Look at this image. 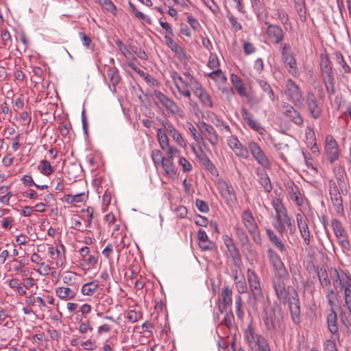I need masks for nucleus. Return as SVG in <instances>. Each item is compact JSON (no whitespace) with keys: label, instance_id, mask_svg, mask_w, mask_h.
I'll list each match as a JSON object with an SVG mask.
<instances>
[{"label":"nucleus","instance_id":"1","mask_svg":"<svg viewBox=\"0 0 351 351\" xmlns=\"http://www.w3.org/2000/svg\"><path fill=\"white\" fill-rule=\"evenodd\" d=\"M335 180H330L328 182V191L330 200L335 212L339 215H344L342 195L348 193L349 183L344 169L338 167L335 169Z\"/></svg>","mask_w":351,"mask_h":351},{"label":"nucleus","instance_id":"2","mask_svg":"<svg viewBox=\"0 0 351 351\" xmlns=\"http://www.w3.org/2000/svg\"><path fill=\"white\" fill-rule=\"evenodd\" d=\"M271 205L276 213L274 217V227L281 235L287 231V228L291 232H293L295 230L294 221L289 216L282 200L275 197L271 201Z\"/></svg>","mask_w":351,"mask_h":351},{"label":"nucleus","instance_id":"3","mask_svg":"<svg viewBox=\"0 0 351 351\" xmlns=\"http://www.w3.org/2000/svg\"><path fill=\"white\" fill-rule=\"evenodd\" d=\"M263 320L267 330L277 331L284 328V316L280 307L265 308Z\"/></svg>","mask_w":351,"mask_h":351},{"label":"nucleus","instance_id":"4","mask_svg":"<svg viewBox=\"0 0 351 351\" xmlns=\"http://www.w3.org/2000/svg\"><path fill=\"white\" fill-rule=\"evenodd\" d=\"M247 280L254 305L262 303L264 301V295L258 275L254 270L248 269L247 270Z\"/></svg>","mask_w":351,"mask_h":351},{"label":"nucleus","instance_id":"5","mask_svg":"<svg viewBox=\"0 0 351 351\" xmlns=\"http://www.w3.org/2000/svg\"><path fill=\"white\" fill-rule=\"evenodd\" d=\"M170 75L180 97L189 99L191 97V91L193 90L194 93L195 89L197 88L200 84L199 82H196V84H191L189 81L183 80L182 75L177 71L171 72Z\"/></svg>","mask_w":351,"mask_h":351},{"label":"nucleus","instance_id":"6","mask_svg":"<svg viewBox=\"0 0 351 351\" xmlns=\"http://www.w3.org/2000/svg\"><path fill=\"white\" fill-rule=\"evenodd\" d=\"M285 94L288 101L295 107L302 108L304 106V97L303 93L299 85L291 79H288L286 81Z\"/></svg>","mask_w":351,"mask_h":351},{"label":"nucleus","instance_id":"7","mask_svg":"<svg viewBox=\"0 0 351 351\" xmlns=\"http://www.w3.org/2000/svg\"><path fill=\"white\" fill-rule=\"evenodd\" d=\"M155 96L160 104L166 109L168 114L176 116L180 119L185 117L184 112L179 107V106L171 98L168 97L161 92H156Z\"/></svg>","mask_w":351,"mask_h":351},{"label":"nucleus","instance_id":"8","mask_svg":"<svg viewBox=\"0 0 351 351\" xmlns=\"http://www.w3.org/2000/svg\"><path fill=\"white\" fill-rule=\"evenodd\" d=\"M331 227L338 243L343 252H348L351 250V243L348 235L341 222L337 219H333L330 223Z\"/></svg>","mask_w":351,"mask_h":351},{"label":"nucleus","instance_id":"9","mask_svg":"<svg viewBox=\"0 0 351 351\" xmlns=\"http://www.w3.org/2000/svg\"><path fill=\"white\" fill-rule=\"evenodd\" d=\"M48 246V254L51 258V263H54L57 268H63L66 262V247L63 244L53 247L52 245Z\"/></svg>","mask_w":351,"mask_h":351},{"label":"nucleus","instance_id":"10","mask_svg":"<svg viewBox=\"0 0 351 351\" xmlns=\"http://www.w3.org/2000/svg\"><path fill=\"white\" fill-rule=\"evenodd\" d=\"M254 159L264 169H269L271 167V163L265 155L263 150L259 146V145L254 142L250 141L248 143V148H247Z\"/></svg>","mask_w":351,"mask_h":351},{"label":"nucleus","instance_id":"11","mask_svg":"<svg viewBox=\"0 0 351 351\" xmlns=\"http://www.w3.org/2000/svg\"><path fill=\"white\" fill-rule=\"evenodd\" d=\"M216 184L220 195L228 204L236 203L237 197L232 184H228L222 178L217 179Z\"/></svg>","mask_w":351,"mask_h":351},{"label":"nucleus","instance_id":"12","mask_svg":"<svg viewBox=\"0 0 351 351\" xmlns=\"http://www.w3.org/2000/svg\"><path fill=\"white\" fill-rule=\"evenodd\" d=\"M265 25H267L265 34L268 41L274 45L281 43L285 36V33L282 27L267 22H265Z\"/></svg>","mask_w":351,"mask_h":351},{"label":"nucleus","instance_id":"13","mask_svg":"<svg viewBox=\"0 0 351 351\" xmlns=\"http://www.w3.org/2000/svg\"><path fill=\"white\" fill-rule=\"evenodd\" d=\"M197 128L203 138H205L212 146L215 147L219 144V136L213 125L201 121L197 124Z\"/></svg>","mask_w":351,"mask_h":351},{"label":"nucleus","instance_id":"14","mask_svg":"<svg viewBox=\"0 0 351 351\" xmlns=\"http://www.w3.org/2000/svg\"><path fill=\"white\" fill-rule=\"evenodd\" d=\"M324 149L330 163H333L338 160L340 150L337 142L332 135L326 136Z\"/></svg>","mask_w":351,"mask_h":351},{"label":"nucleus","instance_id":"15","mask_svg":"<svg viewBox=\"0 0 351 351\" xmlns=\"http://www.w3.org/2000/svg\"><path fill=\"white\" fill-rule=\"evenodd\" d=\"M244 339L252 350H256V348L261 345L262 341L263 343L267 341L265 337L255 332L252 325H248L245 330Z\"/></svg>","mask_w":351,"mask_h":351},{"label":"nucleus","instance_id":"16","mask_svg":"<svg viewBox=\"0 0 351 351\" xmlns=\"http://www.w3.org/2000/svg\"><path fill=\"white\" fill-rule=\"evenodd\" d=\"M306 104L311 116L315 119H319L322 114V107L313 93L308 92L307 93Z\"/></svg>","mask_w":351,"mask_h":351},{"label":"nucleus","instance_id":"17","mask_svg":"<svg viewBox=\"0 0 351 351\" xmlns=\"http://www.w3.org/2000/svg\"><path fill=\"white\" fill-rule=\"evenodd\" d=\"M227 142L237 156L243 159L247 158L249 156L248 149L242 145L236 136H230L227 139Z\"/></svg>","mask_w":351,"mask_h":351},{"label":"nucleus","instance_id":"18","mask_svg":"<svg viewBox=\"0 0 351 351\" xmlns=\"http://www.w3.org/2000/svg\"><path fill=\"white\" fill-rule=\"evenodd\" d=\"M241 114L243 119L251 129L256 131L261 135H263L265 132V129L261 126V123L254 119V115L248 110L243 108L241 110Z\"/></svg>","mask_w":351,"mask_h":351},{"label":"nucleus","instance_id":"19","mask_svg":"<svg viewBox=\"0 0 351 351\" xmlns=\"http://www.w3.org/2000/svg\"><path fill=\"white\" fill-rule=\"evenodd\" d=\"M194 95L199 99L203 108H213L212 97L201 83L199 84L197 88L195 89Z\"/></svg>","mask_w":351,"mask_h":351},{"label":"nucleus","instance_id":"20","mask_svg":"<svg viewBox=\"0 0 351 351\" xmlns=\"http://www.w3.org/2000/svg\"><path fill=\"white\" fill-rule=\"evenodd\" d=\"M273 285L278 299L282 302H286L288 300V293L282 277L280 275L275 276L273 280Z\"/></svg>","mask_w":351,"mask_h":351},{"label":"nucleus","instance_id":"21","mask_svg":"<svg viewBox=\"0 0 351 351\" xmlns=\"http://www.w3.org/2000/svg\"><path fill=\"white\" fill-rule=\"evenodd\" d=\"M284 115L297 125H302L304 120L300 113L291 105L286 104L283 105Z\"/></svg>","mask_w":351,"mask_h":351},{"label":"nucleus","instance_id":"22","mask_svg":"<svg viewBox=\"0 0 351 351\" xmlns=\"http://www.w3.org/2000/svg\"><path fill=\"white\" fill-rule=\"evenodd\" d=\"M296 221L300 234L304 239L306 245H309L311 243V234L308 226L306 223L305 217L302 214H297Z\"/></svg>","mask_w":351,"mask_h":351},{"label":"nucleus","instance_id":"23","mask_svg":"<svg viewBox=\"0 0 351 351\" xmlns=\"http://www.w3.org/2000/svg\"><path fill=\"white\" fill-rule=\"evenodd\" d=\"M293 295L292 299H289V310L291 315L292 320L294 324H299L300 322V302L298 298V294L293 291Z\"/></svg>","mask_w":351,"mask_h":351},{"label":"nucleus","instance_id":"24","mask_svg":"<svg viewBox=\"0 0 351 351\" xmlns=\"http://www.w3.org/2000/svg\"><path fill=\"white\" fill-rule=\"evenodd\" d=\"M211 80L215 82L219 86V89L223 93H232V90L228 88H221L220 86L225 84L227 82V77L220 69H215L207 75Z\"/></svg>","mask_w":351,"mask_h":351},{"label":"nucleus","instance_id":"25","mask_svg":"<svg viewBox=\"0 0 351 351\" xmlns=\"http://www.w3.org/2000/svg\"><path fill=\"white\" fill-rule=\"evenodd\" d=\"M241 220L249 233H255L258 226L250 210H244L241 214Z\"/></svg>","mask_w":351,"mask_h":351},{"label":"nucleus","instance_id":"26","mask_svg":"<svg viewBox=\"0 0 351 351\" xmlns=\"http://www.w3.org/2000/svg\"><path fill=\"white\" fill-rule=\"evenodd\" d=\"M105 79L113 86V90H115V86L120 81V75L118 69L114 66H107L105 70Z\"/></svg>","mask_w":351,"mask_h":351},{"label":"nucleus","instance_id":"27","mask_svg":"<svg viewBox=\"0 0 351 351\" xmlns=\"http://www.w3.org/2000/svg\"><path fill=\"white\" fill-rule=\"evenodd\" d=\"M55 291L56 295L64 301L74 299L77 294V289L67 287H57Z\"/></svg>","mask_w":351,"mask_h":351},{"label":"nucleus","instance_id":"28","mask_svg":"<svg viewBox=\"0 0 351 351\" xmlns=\"http://www.w3.org/2000/svg\"><path fill=\"white\" fill-rule=\"evenodd\" d=\"M137 48V46L132 45L126 46L125 51L124 50L122 54L125 57V58H127L129 60H131V62L128 63V65L132 69H134L138 73H143V72L140 69L136 68L135 64L132 62L133 60H136L134 55L136 52Z\"/></svg>","mask_w":351,"mask_h":351},{"label":"nucleus","instance_id":"29","mask_svg":"<svg viewBox=\"0 0 351 351\" xmlns=\"http://www.w3.org/2000/svg\"><path fill=\"white\" fill-rule=\"evenodd\" d=\"M236 235L244 250L249 252H252V244L249 240L248 236L244 229L241 227L237 226L234 228Z\"/></svg>","mask_w":351,"mask_h":351},{"label":"nucleus","instance_id":"30","mask_svg":"<svg viewBox=\"0 0 351 351\" xmlns=\"http://www.w3.org/2000/svg\"><path fill=\"white\" fill-rule=\"evenodd\" d=\"M282 60L284 62L288 72L293 77H297L299 75V72L297 68L296 60L293 54L289 56H285L282 58Z\"/></svg>","mask_w":351,"mask_h":351},{"label":"nucleus","instance_id":"31","mask_svg":"<svg viewBox=\"0 0 351 351\" xmlns=\"http://www.w3.org/2000/svg\"><path fill=\"white\" fill-rule=\"evenodd\" d=\"M320 68L322 80L333 77L331 62L327 56H321Z\"/></svg>","mask_w":351,"mask_h":351},{"label":"nucleus","instance_id":"32","mask_svg":"<svg viewBox=\"0 0 351 351\" xmlns=\"http://www.w3.org/2000/svg\"><path fill=\"white\" fill-rule=\"evenodd\" d=\"M267 257L276 270L278 271L284 270L285 266L280 257L273 249L269 248L267 250Z\"/></svg>","mask_w":351,"mask_h":351},{"label":"nucleus","instance_id":"33","mask_svg":"<svg viewBox=\"0 0 351 351\" xmlns=\"http://www.w3.org/2000/svg\"><path fill=\"white\" fill-rule=\"evenodd\" d=\"M232 289L228 286H225L220 295V300L221 301L223 305V306H219V311L221 313L223 312V308L225 309L227 306L231 305L232 302Z\"/></svg>","mask_w":351,"mask_h":351},{"label":"nucleus","instance_id":"34","mask_svg":"<svg viewBox=\"0 0 351 351\" xmlns=\"http://www.w3.org/2000/svg\"><path fill=\"white\" fill-rule=\"evenodd\" d=\"M326 319L329 331L332 335H337V338H339L338 326L337 325V315L334 309H330Z\"/></svg>","mask_w":351,"mask_h":351},{"label":"nucleus","instance_id":"35","mask_svg":"<svg viewBox=\"0 0 351 351\" xmlns=\"http://www.w3.org/2000/svg\"><path fill=\"white\" fill-rule=\"evenodd\" d=\"M230 81L240 96L247 97L246 87L240 77L236 74H232L230 75Z\"/></svg>","mask_w":351,"mask_h":351},{"label":"nucleus","instance_id":"36","mask_svg":"<svg viewBox=\"0 0 351 351\" xmlns=\"http://www.w3.org/2000/svg\"><path fill=\"white\" fill-rule=\"evenodd\" d=\"M256 173L258 176V182L263 186L265 191L269 193L272 189V185L267 173L260 168L256 169Z\"/></svg>","mask_w":351,"mask_h":351},{"label":"nucleus","instance_id":"37","mask_svg":"<svg viewBox=\"0 0 351 351\" xmlns=\"http://www.w3.org/2000/svg\"><path fill=\"white\" fill-rule=\"evenodd\" d=\"M197 239L199 241V246L203 250H212L214 247V243L208 240L206 232L200 229L197 232Z\"/></svg>","mask_w":351,"mask_h":351},{"label":"nucleus","instance_id":"38","mask_svg":"<svg viewBox=\"0 0 351 351\" xmlns=\"http://www.w3.org/2000/svg\"><path fill=\"white\" fill-rule=\"evenodd\" d=\"M289 195L290 199L295 202L298 206L303 205L304 197L300 192L298 188L293 184L289 187Z\"/></svg>","mask_w":351,"mask_h":351},{"label":"nucleus","instance_id":"39","mask_svg":"<svg viewBox=\"0 0 351 351\" xmlns=\"http://www.w3.org/2000/svg\"><path fill=\"white\" fill-rule=\"evenodd\" d=\"M223 240L224 245H226L231 257L233 258H236L239 257V250H238L233 239L230 237H229L228 235H225L223 237Z\"/></svg>","mask_w":351,"mask_h":351},{"label":"nucleus","instance_id":"40","mask_svg":"<svg viewBox=\"0 0 351 351\" xmlns=\"http://www.w3.org/2000/svg\"><path fill=\"white\" fill-rule=\"evenodd\" d=\"M166 44L168 47L179 56L180 58H185L186 53L182 47L173 40V39L168 36H165Z\"/></svg>","mask_w":351,"mask_h":351},{"label":"nucleus","instance_id":"41","mask_svg":"<svg viewBox=\"0 0 351 351\" xmlns=\"http://www.w3.org/2000/svg\"><path fill=\"white\" fill-rule=\"evenodd\" d=\"M160 165L162 167L167 176L170 178H175L176 176L177 169L172 159L165 158Z\"/></svg>","mask_w":351,"mask_h":351},{"label":"nucleus","instance_id":"42","mask_svg":"<svg viewBox=\"0 0 351 351\" xmlns=\"http://www.w3.org/2000/svg\"><path fill=\"white\" fill-rule=\"evenodd\" d=\"M329 275L332 281L334 289H337L339 287H340L341 289H343V285L346 282V281L343 282V277L340 276L337 269H331L329 271Z\"/></svg>","mask_w":351,"mask_h":351},{"label":"nucleus","instance_id":"43","mask_svg":"<svg viewBox=\"0 0 351 351\" xmlns=\"http://www.w3.org/2000/svg\"><path fill=\"white\" fill-rule=\"evenodd\" d=\"M99 287V281L92 280L84 284L81 288V292L84 295L92 296L95 294Z\"/></svg>","mask_w":351,"mask_h":351},{"label":"nucleus","instance_id":"44","mask_svg":"<svg viewBox=\"0 0 351 351\" xmlns=\"http://www.w3.org/2000/svg\"><path fill=\"white\" fill-rule=\"evenodd\" d=\"M346 277L347 279L343 285L344 300L346 306L351 314V277L347 276Z\"/></svg>","mask_w":351,"mask_h":351},{"label":"nucleus","instance_id":"45","mask_svg":"<svg viewBox=\"0 0 351 351\" xmlns=\"http://www.w3.org/2000/svg\"><path fill=\"white\" fill-rule=\"evenodd\" d=\"M266 234L269 241L275 245L276 248H278L281 252L286 251L285 245L272 230L267 229Z\"/></svg>","mask_w":351,"mask_h":351},{"label":"nucleus","instance_id":"46","mask_svg":"<svg viewBox=\"0 0 351 351\" xmlns=\"http://www.w3.org/2000/svg\"><path fill=\"white\" fill-rule=\"evenodd\" d=\"M88 196L84 193H80L76 195L66 194L64 196V202L69 204L84 202L86 200Z\"/></svg>","mask_w":351,"mask_h":351},{"label":"nucleus","instance_id":"47","mask_svg":"<svg viewBox=\"0 0 351 351\" xmlns=\"http://www.w3.org/2000/svg\"><path fill=\"white\" fill-rule=\"evenodd\" d=\"M167 132L173 138L176 143L182 146H186V143L182 138L181 134L173 125H168L167 127Z\"/></svg>","mask_w":351,"mask_h":351},{"label":"nucleus","instance_id":"48","mask_svg":"<svg viewBox=\"0 0 351 351\" xmlns=\"http://www.w3.org/2000/svg\"><path fill=\"white\" fill-rule=\"evenodd\" d=\"M257 83L262 90L269 97V100L271 101H274L276 99L274 92L270 86L265 80H257Z\"/></svg>","mask_w":351,"mask_h":351},{"label":"nucleus","instance_id":"49","mask_svg":"<svg viewBox=\"0 0 351 351\" xmlns=\"http://www.w3.org/2000/svg\"><path fill=\"white\" fill-rule=\"evenodd\" d=\"M165 130L159 128L157 130V138L161 149L165 150L169 147V138Z\"/></svg>","mask_w":351,"mask_h":351},{"label":"nucleus","instance_id":"50","mask_svg":"<svg viewBox=\"0 0 351 351\" xmlns=\"http://www.w3.org/2000/svg\"><path fill=\"white\" fill-rule=\"evenodd\" d=\"M9 287L14 290L16 293L21 295H25L27 294L26 290L21 285L20 280L18 278H12L8 282Z\"/></svg>","mask_w":351,"mask_h":351},{"label":"nucleus","instance_id":"51","mask_svg":"<svg viewBox=\"0 0 351 351\" xmlns=\"http://www.w3.org/2000/svg\"><path fill=\"white\" fill-rule=\"evenodd\" d=\"M186 126L195 142L199 144L204 143V139L200 132H199L196 128L190 122L186 123Z\"/></svg>","mask_w":351,"mask_h":351},{"label":"nucleus","instance_id":"52","mask_svg":"<svg viewBox=\"0 0 351 351\" xmlns=\"http://www.w3.org/2000/svg\"><path fill=\"white\" fill-rule=\"evenodd\" d=\"M319 280L322 287L328 288L330 285V280L328 278V273L324 268L321 267L318 269Z\"/></svg>","mask_w":351,"mask_h":351},{"label":"nucleus","instance_id":"53","mask_svg":"<svg viewBox=\"0 0 351 351\" xmlns=\"http://www.w3.org/2000/svg\"><path fill=\"white\" fill-rule=\"evenodd\" d=\"M334 56L336 62L342 67L343 72L344 73H350L351 69L350 66L346 62L342 53L337 51L334 53Z\"/></svg>","mask_w":351,"mask_h":351},{"label":"nucleus","instance_id":"54","mask_svg":"<svg viewBox=\"0 0 351 351\" xmlns=\"http://www.w3.org/2000/svg\"><path fill=\"white\" fill-rule=\"evenodd\" d=\"M237 292L239 294L245 293L247 291V285L244 276H240L239 280L234 281Z\"/></svg>","mask_w":351,"mask_h":351},{"label":"nucleus","instance_id":"55","mask_svg":"<svg viewBox=\"0 0 351 351\" xmlns=\"http://www.w3.org/2000/svg\"><path fill=\"white\" fill-rule=\"evenodd\" d=\"M38 169L43 175L48 176L53 171V169L50 162L46 160H43L40 162Z\"/></svg>","mask_w":351,"mask_h":351},{"label":"nucleus","instance_id":"56","mask_svg":"<svg viewBox=\"0 0 351 351\" xmlns=\"http://www.w3.org/2000/svg\"><path fill=\"white\" fill-rule=\"evenodd\" d=\"M338 296V293L335 291L334 289L328 290L326 297L330 306V309H334L335 302L337 300Z\"/></svg>","mask_w":351,"mask_h":351},{"label":"nucleus","instance_id":"57","mask_svg":"<svg viewBox=\"0 0 351 351\" xmlns=\"http://www.w3.org/2000/svg\"><path fill=\"white\" fill-rule=\"evenodd\" d=\"M151 157L156 167L159 166L165 158L158 149L152 150Z\"/></svg>","mask_w":351,"mask_h":351},{"label":"nucleus","instance_id":"58","mask_svg":"<svg viewBox=\"0 0 351 351\" xmlns=\"http://www.w3.org/2000/svg\"><path fill=\"white\" fill-rule=\"evenodd\" d=\"M323 82L325 85L326 90L327 93L330 95H334L335 93V88L334 86V84H335L334 77L323 79Z\"/></svg>","mask_w":351,"mask_h":351},{"label":"nucleus","instance_id":"59","mask_svg":"<svg viewBox=\"0 0 351 351\" xmlns=\"http://www.w3.org/2000/svg\"><path fill=\"white\" fill-rule=\"evenodd\" d=\"M242 298L241 297L240 295H236L235 297V311H236V315L237 316V317L239 319H242L243 318V315H244V313H243V311L242 310Z\"/></svg>","mask_w":351,"mask_h":351},{"label":"nucleus","instance_id":"60","mask_svg":"<svg viewBox=\"0 0 351 351\" xmlns=\"http://www.w3.org/2000/svg\"><path fill=\"white\" fill-rule=\"evenodd\" d=\"M338 339L339 338H337V335H332L330 339L326 340L324 343L325 351H337L335 341Z\"/></svg>","mask_w":351,"mask_h":351},{"label":"nucleus","instance_id":"61","mask_svg":"<svg viewBox=\"0 0 351 351\" xmlns=\"http://www.w3.org/2000/svg\"><path fill=\"white\" fill-rule=\"evenodd\" d=\"M75 280L76 274L71 271L66 272L62 278L63 282L69 286L74 285Z\"/></svg>","mask_w":351,"mask_h":351},{"label":"nucleus","instance_id":"62","mask_svg":"<svg viewBox=\"0 0 351 351\" xmlns=\"http://www.w3.org/2000/svg\"><path fill=\"white\" fill-rule=\"evenodd\" d=\"M52 268L50 265L45 262H41L39 264V268L37 269V272L43 276H46L49 274Z\"/></svg>","mask_w":351,"mask_h":351},{"label":"nucleus","instance_id":"63","mask_svg":"<svg viewBox=\"0 0 351 351\" xmlns=\"http://www.w3.org/2000/svg\"><path fill=\"white\" fill-rule=\"evenodd\" d=\"M207 65L210 69H213V71L219 69V62L216 54L210 53Z\"/></svg>","mask_w":351,"mask_h":351},{"label":"nucleus","instance_id":"64","mask_svg":"<svg viewBox=\"0 0 351 351\" xmlns=\"http://www.w3.org/2000/svg\"><path fill=\"white\" fill-rule=\"evenodd\" d=\"M221 323L223 324L228 328H232L234 323L233 313L231 311H230L229 313H226Z\"/></svg>","mask_w":351,"mask_h":351}]
</instances>
